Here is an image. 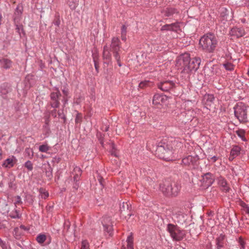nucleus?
Masks as SVG:
<instances>
[{
	"mask_svg": "<svg viewBox=\"0 0 249 249\" xmlns=\"http://www.w3.org/2000/svg\"><path fill=\"white\" fill-rule=\"evenodd\" d=\"M79 0H68V4L71 10H74L78 5Z\"/></svg>",
	"mask_w": 249,
	"mask_h": 249,
	"instance_id": "obj_26",
	"label": "nucleus"
},
{
	"mask_svg": "<svg viewBox=\"0 0 249 249\" xmlns=\"http://www.w3.org/2000/svg\"><path fill=\"white\" fill-rule=\"evenodd\" d=\"M166 28H167L166 29H162V28H161V31H169V30L171 31V27H168Z\"/></svg>",
	"mask_w": 249,
	"mask_h": 249,
	"instance_id": "obj_62",
	"label": "nucleus"
},
{
	"mask_svg": "<svg viewBox=\"0 0 249 249\" xmlns=\"http://www.w3.org/2000/svg\"><path fill=\"white\" fill-rule=\"evenodd\" d=\"M103 57L104 59L106 60L105 63L109 64L111 62V54L109 48L107 45L104 47Z\"/></svg>",
	"mask_w": 249,
	"mask_h": 249,
	"instance_id": "obj_18",
	"label": "nucleus"
},
{
	"mask_svg": "<svg viewBox=\"0 0 249 249\" xmlns=\"http://www.w3.org/2000/svg\"><path fill=\"white\" fill-rule=\"evenodd\" d=\"M218 184L221 188V189L225 192L229 191L230 188L227 185V182L225 179L220 178L218 179Z\"/></svg>",
	"mask_w": 249,
	"mask_h": 249,
	"instance_id": "obj_23",
	"label": "nucleus"
},
{
	"mask_svg": "<svg viewBox=\"0 0 249 249\" xmlns=\"http://www.w3.org/2000/svg\"><path fill=\"white\" fill-rule=\"evenodd\" d=\"M16 30L19 34L20 36H21V33H22L24 34V32L23 31V28L22 25H17L16 26Z\"/></svg>",
	"mask_w": 249,
	"mask_h": 249,
	"instance_id": "obj_42",
	"label": "nucleus"
},
{
	"mask_svg": "<svg viewBox=\"0 0 249 249\" xmlns=\"http://www.w3.org/2000/svg\"><path fill=\"white\" fill-rule=\"evenodd\" d=\"M120 50H116V51H112L113 54V56L115 58V59L116 60L120 59L121 57L119 53V51Z\"/></svg>",
	"mask_w": 249,
	"mask_h": 249,
	"instance_id": "obj_40",
	"label": "nucleus"
},
{
	"mask_svg": "<svg viewBox=\"0 0 249 249\" xmlns=\"http://www.w3.org/2000/svg\"><path fill=\"white\" fill-rule=\"evenodd\" d=\"M120 41L118 37H113L112 38L110 48L111 51L120 50Z\"/></svg>",
	"mask_w": 249,
	"mask_h": 249,
	"instance_id": "obj_20",
	"label": "nucleus"
},
{
	"mask_svg": "<svg viewBox=\"0 0 249 249\" xmlns=\"http://www.w3.org/2000/svg\"><path fill=\"white\" fill-rule=\"evenodd\" d=\"M240 205L243 208L244 212H245L246 213L249 214V206L243 201H241L240 203Z\"/></svg>",
	"mask_w": 249,
	"mask_h": 249,
	"instance_id": "obj_33",
	"label": "nucleus"
},
{
	"mask_svg": "<svg viewBox=\"0 0 249 249\" xmlns=\"http://www.w3.org/2000/svg\"><path fill=\"white\" fill-rule=\"evenodd\" d=\"M96 136L99 141L100 142V143L102 146H103L104 135L102 134L101 132H98L97 133Z\"/></svg>",
	"mask_w": 249,
	"mask_h": 249,
	"instance_id": "obj_35",
	"label": "nucleus"
},
{
	"mask_svg": "<svg viewBox=\"0 0 249 249\" xmlns=\"http://www.w3.org/2000/svg\"><path fill=\"white\" fill-rule=\"evenodd\" d=\"M12 65V62L11 60L7 58H2L0 59V66L4 69H9Z\"/></svg>",
	"mask_w": 249,
	"mask_h": 249,
	"instance_id": "obj_21",
	"label": "nucleus"
},
{
	"mask_svg": "<svg viewBox=\"0 0 249 249\" xmlns=\"http://www.w3.org/2000/svg\"><path fill=\"white\" fill-rule=\"evenodd\" d=\"M23 10V7L22 5L21 4H18L16 8L14 15V19L15 21L19 20L22 14Z\"/></svg>",
	"mask_w": 249,
	"mask_h": 249,
	"instance_id": "obj_19",
	"label": "nucleus"
},
{
	"mask_svg": "<svg viewBox=\"0 0 249 249\" xmlns=\"http://www.w3.org/2000/svg\"><path fill=\"white\" fill-rule=\"evenodd\" d=\"M241 150L240 147L238 145H233L232 147L231 151V157H232V160L240 154Z\"/></svg>",
	"mask_w": 249,
	"mask_h": 249,
	"instance_id": "obj_22",
	"label": "nucleus"
},
{
	"mask_svg": "<svg viewBox=\"0 0 249 249\" xmlns=\"http://www.w3.org/2000/svg\"><path fill=\"white\" fill-rule=\"evenodd\" d=\"M167 97L164 95L155 94L153 99V103L155 105H162L166 103Z\"/></svg>",
	"mask_w": 249,
	"mask_h": 249,
	"instance_id": "obj_13",
	"label": "nucleus"
},
{
	"mask_svg": "<svg viewBox=\"0 0 249 249\" xmlns=\"http://www.w3.org/2000/svg\"><path fill=\"white\" fill-rule=\"evenodd\" d=\"M18 229H20V230H24V231H28L29 230V229L27 228V227H26L25 226L20 225L19 228H15L14 231H16L17 230H18Z\"/></svg>",
	"mask_w": 249,
	"mask_h": 249,
	"instance_id": "obj_48",
	"label": "nucleus"
},
{
	"mask_svg": "<svg viewBox=\"0 0 249 249\" xmlns=\"http://www.w3.org/2000/svg\"><path fill=\"white\" fill-rule=\"evenodd\" d=\"M211 159L213 160V162H215L217 160V157L216 156H213L211 157Z\"/></svg>",
	"mask_w": 249,
	"mask_h": 249,
	"instance_id": "obj_58",
	"label": "nucleus"
},
{
	"mask_svg": "<svg viewBox=\"0 0 249 249\" xmlns=\"http://www.w3.org/2000/svg\"><path fill=\"white\" fill-rule=\"evenodd\" d=\"M94 66H95V68L96 70V71L98 72V68H99V65L98 64H97V63L96 62V61L95 60V59H94Z\"/></svg>",
	"mask_w": 249,
	"mask_h": 249,
	"instance_id": "obj_55",
	"label": "nucleus"
},
{
	"mask_svg": "<svg viewBox=\"0 0 249 249\" xmlns=\"http://www.w3.org/2000/svg\"><path fill=\"white\" fill-rule=\"evenodd\" d=\"M217 36L212 33H207L202 36L199 40V44L202 49L207 53H213L217 44Z\"/></svg>",
	"mask_w": 249,
	"mask_h": 249,
	"instance_id": "obj_3",
	"label": "nucleus"
},
{
	"mask_svg": "<svg viewBox=\"0 0 249 249\" xmlns=\"http://www.w3.org/2000/svg\"><path fill=\"white\" fill-rule=\"evenodd\" d=\"M2 165L6 167L9 166V167L13 166V159L11 158L7 159L3 162Z\"/></svg>",
	"mask_w": 249,
	"mask_h": 249,
	"instance_id": "obj_32",
	"label": "nucleus"
},
{
	"mask_svg": "<svg viewBox=\"0 0 249 249\" xmlns=\"http://www.w3.org/2000/svg\"><path fill=\"white\" fill-rule=\"evenodd\" d=\"M177 10L175 9L174 8H169L167 10L166 12V16H170L175 13L176 12Z\"/></svg>",
	"mask_w": 249,
	"mask_h": 249,
	"instance_id": "obj_41",
	"label": "nucleus"
},
{
	"mask_svg": "<svg viewBox=\"0 0 249 249\" xmlns=\"http://www.w3.org/2000/svg\"><path fill=\"white\" fill-rule=\"evenodd\" d=\"M102 223L105 232L107 233L109 236H111L113 234V222L110 217L108 216L103 217Z\"/></svg>",
	"mask_w": 249,
	"mask_h": 249,
	"instance_id": "obj_7",
	"label": "nucleus"
},
{
	"mask_svg": "<svg viewBox=\"0 0 249 249\" xmlns=\"http://www.w3.org/2000/svg\"><path fill=\"white\" fill-rule=\"evenodd\" d=\"M108 128H109V126H106L105 127V131H107L108 130Z\"/></svg>",
	"mask_w": 249,
	"mask_h": 249,
	"instance_id": "obj_63",
	"label": "nucleus"
},
{
	"mask_svg": "<svg viewBox=\"0 0 249 249\" xmlns=\"http://www.w3.org/2000/svg\"><path fill=\"white\" fill-rule=\"evenodd\" d=\"M200 63L199 57L191 59L188 53H184L178 57L176 66L181 70L182 76L186 79H189L190 75L198 69Z\"/></svg>",
	"mask_w": 249,
	"mask_h": 249,
	"instance_id": "obj_1",
	"label": "nucleus"
},
{
	"mask_svg": "<svg viewBox=\"0 0 249 249\" xmlns=\"http://www.w3.org/2000/svg\"><path fill=\"white\" fill-rule=\"evenodd\" d=\"M61 94L58 90L55 92H53L50 94L51 101L50 105L53 108H57L59 107L60 103L59 98Z\"/></svg>",
	"mask_w": 249,
	"mask_h": 249,
	"instance_id": "obj_9",
	"label": "nucleus"
},
{
	"mask_svg": "<svg viewBox=\"0 0 249 249\" xmlns=\"http://www.w3.org/2000/svg\"><path fill=\"white\" fill-rule=\"evenodd\" d=\"M225 69L229 71H232L234 70V66L231 63H226L223 64Z\"/></svg>",
	"mask_w": 249,
	"mask_h": 249,
	"instance_id": "obj_31",
	"label": "nucleus"
},
{
	"mask_svg": "<svg viewBox=\"0 0 249 249\" xmlns=\"http://www.w3.org/2000/svg\"><path fill=\"white\" fill-rule=\"evenodd\" d=\"M25 167L30 171H32L33 168V164L31 161L29 160H28L25 163Z\"/></svg>",
	"mask_w": 249,
	"mask_h": 249,
	"instance_id": "obj_39",
	"label": "nucleus"
},
{
	"mask_svg": "<svg viewBox=\"0 0 249 249\" xmlns=\"http://www.w3.org/2000/svg\"><path fill=\"white\" fill-rule=\"evenodd\" d=\"M234 113L235 117L240 123H245L248 120V107L243 103H238L234 107Z\"/></svg>",
	"mask_w": 249,
	"mask_h": 249,
	"instance_id": "obj_5",
	"label": "nucleus"
},
{
	"mask_svg": "<svg viewBox=\"0 0 249 249\" xmlns=\"http://www.w3.org/2000/svg\"><path fill=\"white\" fill-rule=\"evenodd\" d=\"M214 214L213 212H210L209 213V215H213V214Z\"/></svg>",
	"mask_w": 249,
	"mask_h": 249,
	"instance_id": "obj_64",
	"label": "nucleus"
},
{
	"mask_svg": "<svg viewBox=\"0 0 249 249\" xmlns=\"http://www.w3.org/2000/svg\"><path fill=\"white\" fill-rule=\"evenodd\" d=\"M46 239V235L44 234H39L36 237V240L39 244H43Z\"/></svg>",
	"mask_w": 249,
	"mask_h": 249,
	"instance_id": "obj_27",
	"label": "nucleus"
},
{
	"mask_svg": "<svg viewBox=\"0 0 249 249\" xmlns=\"http://www.w3.org/2000/svg\"><path fill=\"white\" fill-rule=\"evenodd\" d=\"M126 27L123 25L121 28V35H126Z\"/></svg>",
	"mask_w": 249,
	"mask_h": 249,
	"instance_id": "obj_50",
	"label": "nucleus"
},
{
	"mask_svg": "<svg viewBox=\"0 0 249 249\" xmlns=\"http://www.w3.org/2000/svg\"><path fill=\"white\" fill-rule=\"evenodd\" d=\"M175 84L172 81H164L158 84L159 89L163 91H168L172 89Z\"/></svg>",
	"mask_w": 249,
	"mask_h": 249,
	"instance_id": "obj_11",
	"label": "nucleus"
},
{
	"mask_svg": "<svg viewBox=\"0 0 249 249\" xmlns=\"http://www.w3.org/2000/svg\"><path fill=\"white\" fill-rule=\"evenodd\" d=\"M237 135L241 138L243 140L245 141V140L243 139L244 132L242 130H238L236 132Z\"/></svg>",
	"mask_w": 249,
	"mask_h": 249,
	"instance_id": "obj_46",
	"label": "nucleus"
},
{
	"mask_svg": "<svg viewBox=\"0 0 249 249\" xmlns=\"http://www.w3.org/2000/svg\"><path fill=\"white\" fill-rule=\"evenodd\" d=\"M39 193L41 194V198H46L49 196V194L48 192H45V190L43 188H40L39 189Z\"/></svg>",
	"mask_w": 249,
	"mask_h": 249,
	"instance_id": "obj_37",
	"label": "nucleus"
},
{
	"mask_svg": "<svg viewBox=\"0 0 249 249\" xmlns=\"http://www.w3.org/2000/svg\"><path fill=\"white\" fill-rule=\"evenodd\" d=\"M160 188L165 196L173 197L178 195L180 186L177 182L167 181L160 185Z\"/></svg>",
	"mask_w": 249,
	"mask_h": 249,
	"instance_id": "obj_4",
	"label": "nucleus"
},
{
	"mask_svg": "<svg viewBox=\"0 0 249 249\" xmlns=\"http://www.w3.org/2000/svg\"><path fill=\"white\" fill-rule=\"evenodd\" d=\"M166 230L174 241H181L186 235L185 231L180 229L177 225L168 224L167 225Z\"/></svg>",
	"mask_w": 249,
	"mask_h": 249,
	"instance_id": "obj_6",
	"label": "nucleus"
},
{
	"mask_svg": "<svg viewBox=\"0 0 249 249\" xmlns=\"http://www.w3.org/2000/svg\"><path fill=\"white\" fill-rule=\"evenodd\" d=\"M62 92L63 93H64V94L66 96H68V94H69V91H68V89H63L62 90Z\"/></svg>",
	"mask_w": 249,
	"mask_h": 249,
	"instance_id": "obj_57",
	"label": "nucleus"
},
{
	"mask_svg": "<svg viewBox=\"0 0 249 249\" xmlns=\"http://www.w3.org/2000/svg\"><path fill=\"white\" fill-rule=\"evenodd\" d=\"M230 34L231 36L238 38L243 36L245 34V32L241 28L235 27L231 29Z\"/></svg>",
	"mask_w": 249,
	"mask_h": 249,
	"instance_id": "obj_17",
	"label": "nucleus"
},
{
	"mask_svg": "<svg viewBox=\"0 0 249 249\" xmlns=\"http://www.w3.org/2000/svg\"><path fill=\"white\" fill-rule=\"evenodd\" d=\"M171 27V31L177 32L179 30L178 23H174L170 24H165L162 27V29H166L167 27Z\"/></svg>",
	"mask_w": 249,
	"mask_h": 249,
	"instance_id": "obj_24",
	"label": "nucleus"
},
{
	"mask_svg": "<svg viewBox=\"0 0 249 249\" xmlns=\"http://www.w3.org/2000/svg\"><path fill=\"white\" fill-rule=\"evenodd\" d=\"M122 39L124 41H125L126 39V35H121Z\"/></svg>",
	"mask_w": 249,
	"mask_h": 249,
	"instance_id": "obj_59",
	"label": "nucleus"
},
{
	"mask_svg": "<svg viewBox=\"0 0 249 249\" xmlns=\"http://www.w3.org/2000/svg\"><path fill=\"white\" fill-rule=\"evenodd\" d=\"M9 215L12 218H19L20 217L19 212L16 209H14V211H11L9 213Z\"/></svg>",
	"mask_w": 249,
	"mask_h": 249,
	"instance_id": "obj_28",
	"label": "nucleus"
},
{
	"mask_svg": "<svg viewBox=\"0 0 249 249\" xmlns=\"http://www.w3.org/2000/svg\"><path fill=\"white\" fill-rule=\"evenodd\" d=\"M116 61L117 62V64L118 65V66L119 67H121L122 66V63L121 62V59H118V60H116Z\"/></svg>",
	"mask_w": 249,
	"mask_h": 249,
	"instance_id": "obj_61",
	"label": "nucleus"
},
{
	"mask_svg": "<svg viewBox=\"0 0 249 249\" xmlns=\"http://www.w3.org/2000/svg\"><path fill=\"white\" fill-rule=\"evenodd\" d=\"M49 149L47 145L42 144L39 147V150L42 152H47Z\"/></svg>",
	"mask_w": 249,
	"mask_h": 249,
	"instance_id": "obj_36",
	"label": "nucleus"
},
{
	"mask_svg": "<svg viewBox=\"0 0 249 249\" xmlns=\"http://www.w3.org/2000/svg\"><path fill=\"white\" fill-rule=\"evenodd\" d=\"M205 99L208 104H211L213 102L214 100V96L213 94H206L204 96Z\"/></svg>",
	"mask_w": 249,
	"mask_h": 249,
	"instance_id": "obj_29",
	"label": "nucleus"
},
{
	"mask_svg": "<svg viewBox=\"0 0 249 249\" xmlns=\"http://www.w3.org/2000/svg\"><path fill=\"white\" fill-rule=\"evenodd\" d=\"M43 127L46 130V131H48L49 130V124H48V123H46V124H45L44 125Z\"/></svg>",
	"mask_w": 249,
	"mask_h": 249,
	"instance_id": "obj_56",
	"label": "nucleus"
},
{
	"mask_svg": "<svg viewBox=\"0 0 249 249\" xmlns=\"http://www.w3.org/2000/svg\"><path fill=\"white\" fill-rule=\"evenodd\" d=\"M58 115L59 117H60L61 118L63 119L64 121H65L66 117H65V116L63 114V113H61V112L59 111L58 112Z\"/></svg>",
	"mask_w": 249,
	"mask_h": 249,
	"instance_id": "obj_53",
	"label": "nucleus"
},
{
	"mask_svg": "<svg viewBox=\"0 0 249 249\" xmlns=\"http://www.w3.org/2000/svg\"><path fill=\"white\" fill-rule=\"evenodd\" d=\"M238 243L240 249H245L246 243L241 237L238 238Z\"/></svg>",
	"mask_w": 249,
	"mask_h": 249,
	"instance_id": "obj_34",
	"label": "nucleus"
},
{
	"mask_svg": "<svg viewBox=\"0 0 249 249\" xmlns=\"http://www.w3.org/2000/svg\"><path fill=\"white\" fill-rule=\"evenodd\" d=\"M20 202H21V198L19 196H18L16 203H19Z\"/></svg>",
	"mask_w": 249,
	"mask_h": 249,
	"instance_id": "obj_60",
	"label": "nucleus"
},
{
	"mask_svg": "<svg viewBox=\"0 0 249 249\" xmlns=\"http://www.w3.org/2000/svg\"><path fill=\"white\" fill-rule=\"evenodd\" d=\"M11 91L12 89L11 86L8 83H3L1 85L0 89V93L3 98H7V94L11 92Z\"/></svg>",
	"mask_w": 249,
	"mask_h": 249,
	"instance_id": "obj_15",
	"label": "nucleus"
},
{
	"mask_svg": "<svg viewBox=\"0 0 249 249\" xmlns=\"http://www.w3.org/2000/svg\"><path fill=\"white\" fill-rule=\"evenodd\" d=\"M127 249H133V237L132 233L128 236L126 240Z\"/></svg>",
	"mask_w": 249,
	"mask_h": 249,
	"instance_id": "obj_25",
	"label": "nucleus"
},
{
	"mask_svg": "<svg viewBox=\"0 0 249 249\" xmlns=\"http://www.w3.org/2000/svg\"><path fill=\"white\" fill-rule=\"evenodd\" d=\"M98 180L100 183V184L101 185L102 187H104V179L103 178L100 176L98 177Z\"/></svg>",
	"mask_w": 249,
	"mask_h": 249,
	"instance_id": "obj_49",
	"label": "nucleus"
},
{
	"mask_svg": "<svg viewBox=\"0 0 249 249\" xmlns=\"http://www.w3.org/2000/svg\"><path fill=\"white\" fill-rule=\"evenodd\" d=\"M111 147H112V150L111 151V155H114L115 157H117V154L115 151V145L113 143L112 144Z\"/></svg>",
	"mask_w": 249,
	"mask_h": 249,
	"instance_id": "obj_51",
	"label": "nucleus"
},
{
	"mask_svg": "<svg viewBox=\"0 0 249 249\" xmlns=\"http://www.w3.org/2000/svg\"><path fill=\"white\" fill-rule=\"evenodd\" d=\"M149 83L148 81H144L141 82L139 85V88H143L145 86L147 85Z\"/></svg>",
	"mask_w": 249,
	"mask_h": 249,
	"instance_id": "obj_47",
	"label": "nucleus"
},
{
	"mask_svg": "<svg viewBox=\"0 0 249 249\" xmlns=\"http://www.w3.org/2000/svg\"><path fill=\"white\" fill-rule=\"evenodd\" d=\"M0 247L2 249H8L10 247V245L8 242L0 238Z\"/></svg>",
	"mask_w": 249,
	"mask_h": 249,
	"instance_id": "obj_30",
	"label": "nucleus"
},
{
	"mask_svg": "<svg viewBox=\"0 0 249 249\" xmlns=\"http://www.w3.org/2000/svg\"><path fill=\"white\" fill-rule=\"evenodd\" d=\"M131 211V206L128 202H123L122 204L120 206V212L121 216L124 217L125 218H127V216H128V218L132 215Z\"/></svg>",
	"mask_w": 249,
	"mask_h": 249,
	"instance_id": "obj_8",
	"label": "nucleus"
},
{
	"mask_svg": "<svg viewBox=\"0 0 249 249\" xmlns=\"http://www.w3.org/2000/svg\"><path fill=\"white\" fill-rule=\"evenodd\" d=\"M197 157L189 155L182 159V163L185 166L194 168V166L197 164Z\"/></svg>",
	"mask_w": 249,
	"mask_h": 249,
	"instance_id": "obj_10",
	"label": "nucleus"
},
{
	"mask_svg": "<svg viewBox=\"0 0 249 249\" xmlns=\"http://www.w3.org/2000/svg\"><path fill=\"white\" fill-rule=\"evenodd\" d=\"M81 249H89V244L87 240H84L82 242Z\"/></svg>",
	"mask_w": 249,
	"mask_h": 249,
	"instance_id": "obj_38",
	"label": "nucleus"
},
{
	"mask_svg": "<svg viewBox=\"0 0 249 249\" xmlns=\"http://www.w3.org/2000/svg\"><path fill=\"white\" fill-rule=\"evenodd\" d=\"M53 23L55 25L59 26L60 24V19L59 18L56 19L55 21H54Z\"/></svg>",
	"mask_w": 249,
	"mask_h": 249,
	"instance_id": "obj_52",
	"label": "nucleus"
},
{
	"mask_svg": "<svg viewBox=\"0 0 249 249\" xmlns=\"http://www.w3.org/2000/svg\"><path fill=\"white\" fill-rule=\"evenodd\" d=\"M7 221L6 220H1L0 219V230L4 229L6 228Z\"/></svg>",
	"mask_w": 249,
	"mask_h": 249,
	"instance_id": "obj_44",
	"label": "nucleus"
},
{
	"mask_svg": "<svg viewBox=\"0 0 249 249\" xmlns=\"http://www.w3.org/2000/svg\"><path fill=\"white\" fill-rule=\"evenodd\" d=\"M174 151L171 142L167 138L162 139L157 143L156 155L165 160H173Z\"/></svg>",
	"mask_w": 249,
	"mask_h": 249,
	"instance_id": "obj_2",
	"label": "nucleus"
},
{
	"mask_svg": "<svg viewBox=\"0 0 249 249\" xmlns=\"http://www.w3.org/2000/svg\"><path fill=\"white\" fill-rule=\"evenodd\" d=\"M201 181L206 186H210L214 181L213 176L211 173H207L202 176Z\"/></svg>",
	"mask_w": 249,
	"mask_h": 249,
	"instance_id": "obj_12",
	"label": "nucleus"
},
{
	"mask_svg": "<svg viewBox=\"0 0 249 249\" xmlns=\"http://www.w3.org/2000/svg\"><path fill=\"white\" fill-rule=\"evenodd\" d=\"M46 176L48 178V179H50L52 178L53 177L52 174V169L51 168H49V170L46 171Z\"/></svg>",
	"mask_w": 249,
	"mask_h": 249,
	"instance_id": "obj_43",
	"label": "nucleus"
},
{
	"mask_svg": "<svg viewBox=\"0 0 249 249\" xmlns=\"http://www.w3.org/2000/svg\"><path fill=\"white\" fill-rule=\"evenodd\" d=\"M216 249H222L226 245V236L220 234L215 239Z\"/></svg>",
	"mask_w": 249,
	"mask_h": 249,
	"instance_id": "obj_14",
	"label": "nucleus"
},
{
	"mask_svg": "<svg viewBox=\"0 0 249 249\" xmlns=\"http://www.w3.org/2000/svg\"><path fill=\"white\" fill-rule=\"evenodd\" d=\"M187 216L184 213L178 212L174 214V219L175 222L179 224H183L186 222Z\"/></svg>",
	"mask_w": 249,
	"mask_h": 249,
	"instance_id": "obj_16",
	"label": "nucleus"
},
{
	"mask_svg": "<svg viewBox=\"0 0 249 249\" xmlns=\"http://www.w3.org/2000/svg\"><path fill=\"white\" fill-rule=\"evenodd\" d=\"M50 114L54 117H56V109H53V110L50 112Z\"/></svg>",
	"mask_w": 249,
	"mask_h": 249,
	"instance_id": "obj_54",
	"label": "nucleus"
},
{
	"mask_svg": "<svg viewBox=\"0 0 249 249\" xmlns=\"http://www.w3.org/2000/svg\"><path fill=\"white\" fill-rule=\"evenodd\" d=\"M15 179L13 178L10 180V181L8 183L9 187L11 188H15L16 184L14 182Z\"/></svg>",
	"mask_w": 249,
	"mask_h": 249,
	"instance_id": "obj_45",
	"label": "nucleus"
}]
</instances>
